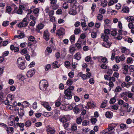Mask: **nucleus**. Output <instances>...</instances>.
<instances>
[{"mask_svg": "<svg viewBox=\"0 0 134 134\" xmlns=\"http://www.w3.org/2000/svg\"><path fill=\"white\" fill-rule=\"evenodd\" d=\"M24 9V7L23 5H20L19 7V9H17V8H15L14 10V13L21 14L23 13V10Z\"/></svg>", "mask_w": 134, "mask_h": 134, "instance_id": "obj_8", "label": "nucleus"}, {"mask_svg": "<svg viewBox=\"0 0 134 134\" xmlns=\"http://www.w3.org/2000/svg\"><path fill=\"white\" fill-rule=\"evenodd\" d=\"M51 68V65L50 64H48L45 66L44 69L46 71H48Z\"/></svg>", "mask_w": 134, "mask_h": 134, "instance_id": "obj_54", "label": "nucleus"}, {"mask_svg": "<svg viewBox=\"0 0 134 134\" xmlns=\"http://www.w3.org/2000/svg\"><path fill=\"white\" fill-rule=\"evenodd\" d=\"M64 34L65 30L63 28H60L56 32L57 35L60 38H62L63 36L64 35Z\"/></svg>", "mask_w": 134, "mask_h": 134, "instance_id": "obj_5", "label": "nucleus"}, {"mask_svg": "<svg viewBox=\"0 0 134 134\" xmlns=\"http://www.w3.org/2000/svg\"><path fill=\"white\" fill-rule=\"evenodd\" d=\"M120 127L121 129L124 130L127 128V126L125 124L122 123L120 125Z\"/></svg>", "mask_w": 134, "mask_h": 134, "instance_id": "obj_26", "label": "nucleus"}, {"mask_svg": "<svg viewBox=\"0 0 134 134\" xmlns=\"http://www.w3.org/2000/svg\"><path fill=\"white\" fill-rule=\"evenodd\" d=\"M17 77L19 80H23L25 79L24 76L21 74L18 75H17Z\"/></svg>", "mask_w": 134, "mask_h": 134, "instance_id": "obj_28", "label": "nucleus"}, {"mask_svg": "<svg viewBox=\"0 0 134 134\" xmlns=\"http://www.w3.org/2000/svg\"><path fill=\"white\" fill-rule=\"evenodd\" d=\"M103 17V16L101 14H99L97 16V19L100 21L102 20Z\"/></svg>", "mask_w": 134, "mask_h": 134, "instance_id": "obj_59", "label": "nucleus"}, {"mask_svg": "<svg viewBox=\"0 0 134 134\" xmlns=\"http://www.w3.org/2000/svg\"><path fill=\"white\" fill-rule=\"evenodd\" d=\"M28 25L27 23H25L22 22L20 23L18 25V26L19 27H25Z\"/></svg>", "mask_w": 134, "mask_h": 134, "instance_id": "obj_17", "label": "nucleus"}, {"mask_svg": "<svg viewBox=\"0 0 134 134\" xmlns=\"http://www.w3.org/2000/svg\"><path fill=\"white\" fill-rule=\"evenodd\" d=\"M79 76L82 78L83 80H86L87 78L86 75L82 74V73H80L78 74Z\"/></svg>", "mask_w": 134, "mask_h": 134, "instance_id": "obj_29", "label": "nucleus"}, {"mask_svg": "<svg viewBox=\"0 0 134 134\" xmlns=\"http://www.w3.org/2000/svg\"><path fill=\"white\" fill-rule=\"evenodd\" d=\"M1 125L5 128L7 132H8L9 131V127L6 125L4 123H1Z\"/></svg>", "mask_w": 134, "mask_h": 134, "instance_id": "obj_53", "label": "nucleus"}, {"mask_svg": "<svg viewBox=\"0 0 134 134\" xmlns=\"http://www.w3.org/2000/svg\"><path fill=\"white\" fill-rule=\"evenodd\" d=\"M83 108L82 104H79L76 105L74 108V111L76 114L79 113L80 111L83 110Z\"/></svg>", "mask_w": 134, "mask_h": 134, "instance_id": "obj_3", "label": "nucleus"}, {"mask_svg": "<svg viewBox=\"0 0 134 134\" xmlns=\"http://www.w3.org/2000/svg\"><path fill=\"white\" fill-rule=\"evenodd\" d=\"M25 61L21 57L18 58L17 61L18 66L21 70H24L26 68L25 64Z\"/></svg>", "mask_w": 134, "mask_h": 134, "instance_id": "obj_2", "label": "nucleus"}, {"mask_svg": "<svg viewBox=\"0 0 134 134\" xmlns=\"http://www.w3.org/2000/svg\"><path fill=\"white\" fill-rule=\"evenodd\" d=\"M13 118L12 116H11L8 120V124L10 126L13 125L14 124V121Z\"/></svg>", "mask_w": 134, "mask_h": 134, "instance_id": "obj_11", "label": "nucleus"}, {"mask_svg": "<svg viewBox=\"0 0 134 134\" xmlns=\"http://www.w3.org/2000/svg\"><path fill=\"white\" fill-rule=\"evenodd\" d=\"M29 40L30 41L34 42L35 43H36L37 42V41L35 40L34 37L32 36H31L29 37Z\"/></svg>", "mask_w": 134, "mask_h": 134, "instance_id": "obj_27", "label": "nucleus"}, {"mask_svg": "<svg viewBox=\"0 0 134 134\" xmlns=\"http://www.w3.org/2000/svg\"><path fill=\"white\" fill-rule=\"evenodd\" d=\"M54 14V12L53 10H50L49 12L48 15L49 17L53 16Z\"/></svg>", "mask_w": 134, "mask_h": 134, "instance_id": "obj_58", "label": "nucleus"}, {"mask_svg": "<svg viewBox=\"0 0 134 134\" xmlns=\"http://www.w3.org/2000/svg\"><path fill=\"white\" fill-rule=\"evenodd\" d=\"M12 9L11 7L9 6H7L6 8V12L8 13H9L11 11Z\"/></svg>", "mask_w": 134, "mask_h": 134, "instance_id": "obj_40", "label": "nucleus"}, {"mask_svg": "<svg viewBox=\"0 0 134 134\" xmlns=\"http://www.w3.org/2000/svg\"><path fill=\"white\" fill-rule=\"evenodd\" d=\"M9 24V21H5L3 22L2 23V25L4 26H7Z\"/></svg>", "mask_w": 134, "mask_h": 134, "instance_id": "obj_44", "label": "nucleus"}, {"mask_svg": "<svg viewBox=\"0 0 134 134\" xmlns=\"http://www.w3.org/2000/svg\"><path fill=\"white\" fill-rule=\"evenodd\" d=\"M107 102L108 101L106 100L105 102H103L100 106V107L103 108H104L106 106Z\"/></svg>", "mask_w": 134, "mask_h": 134, "instance_id": "obj_47", "label": "nucleus"}, {"mask_svg": "<svg viewBox=\"0 0 134 134\" xmlns=\"http://www.w3.org/2000/svg\"><path fill=\"white\" fill-rule=\"evenodd\" d=\"M35 71L34 70H30L27 72L26 75L27 76L29 77H32L33 75L35 74Z\"/></svg>", "mask_w": 134, "mask_h": 134, "instance_id": "obj_10", "label": "nucleus"}, {"mask_svg": "<svg viewBox=\"0 0 134 134\" xmlns=\"http://www.w3.org/2000/svg\"><path fill=\"white\" fill-rule=\"evenodd\" d=\"M77 9L75 5H73L72 7L70 9L69 12V13L70 14L72 15H75L77 13L76 10Z\"/></svg>", "mask_w": 134, "mask_h": 134, "instance_id": "obj_7", "label": "nucleus"}, {"mask_svg": "<svg viewBox=\"0 0 134 134\" xmlns=\"http://www.w3.org/2000/svg\"><path fill=\"white\" fill-rule=\"evenodd\" d=\"M131 79L130 76L129 75H127L125 76V81L126 82H129Z\"/></svg>", "mask_w": 134, "mask_h": 134, "instance_id": "obj_51", "label": "nucleus"}, {"mask_svg": "<svg viewBox=\"0 0 134 134\" xmlns=\"http://www.w3.org/2000/svg\"><path fill=\"white\" fill-rule=\"evenodd\" d=\"M114 129L113 127H112L111 125H109L108 128L106 129V130H107L108 132H109L112 131Z\"/></svg>", "mask_w": 134, "mask_h": 134, "instance_id": "obj_56", "label": "nucleus"}, {"mask_svg": "<svg viewBox=\"0 0 134 134\" xmlns=\"http://www.w3.org/2000/svg\"><path fill=\"white\" fill-rule=\"evenodd\" d=\"M101 37L103 39L104 41H107L109 38L108 35H105V34H102Z\"/></svg>", "mask_w": 134, "mask_h": 134, "instance_id": "obj_16", "label": "nucleus"}, {"mask_svg": "<svg viewBox=\"0 0 134 134\" xmlns=\"http://www.w3.org/2000/svg\"><path fill=\"white\" fill-rule=\"evenodd\" d=\"M64 98L68 99H70L72 98L71 92L66 90L64 91Z\"/></svg>", "mask_w": 134, "mask_h": 134, "instance_id": "obj_6", "label": "nucleus"}, {"mask_svg": "<svg viewBox=\"0 0 134 134\" xmlns=\"http://www.w3.org/2000/svg\"><path fill=\"white\" fill-rule=\"evenodd\" d=\"M104 41V42L102 44V46L107 48H109L111 44V43L107 41Z\"/></svg>", "mask_w": 134, "mask_h": 134, "instance_id": "obj_14", "label": "nucleus"}, {"mask_svg": "<svg viewBox=\"0 0 134 134\" xmlns=\"http://www.w3.org/2000/svg\"><path fill=\"white\" fill-rule=\"evenodd\" d=\"M77 126L76 124H74L72 125L71 129L72 131H74L77 129Z\"/></svg>", "mask_w": 134, "mask_h": 134, "instance_id": "obj_34", "label": "nucleus"}, {"mask_svg": "<svg viewBox=\"0 0 134 134\" xmlns=\"http://www.w3.org/2000/svg\"><path fill=\"white\" fill-rule=\"evenodd\" d=\"M101 61L103 63L107 64L108 62V61L107 58L105 57L100 56V57Z\"/></svg>", "mask_w": 134, "mask_h": 134, "instance_id": "obj_19", "label": "nucleus"}, {"mask_svg": "<svg viewBox=\"0 0 134 134\" xmlns=\"http://www.w3.org/2000/svg\"><path fill=\"white\" fill-rule=\"evenodd\" d=\"M44 25L42 24H40L37 26V29L36 30L39 33H41V32L40 31V30L42 29L44 27Z\"/></svg>", "mask_w": 134, "mask_h": 134, "instance_id": "obj_13", "label": "nucleus"}, {"mask_svg": "<svg viewBox=\"0 0 134 134\" xmlns=\"http://www.w3.org/2000/svg\"><path fill=\"white\" fill-rule=\"evenodd\" d=\"M129 11V9L127 7H122V12L123 13H127Z\"/></svg>", "mask_w": 134, "mask_h": 134, "instance_id": "obj_22", "label": "nucleus"}, {"mask_svg": "<svg viewBox=\"0 0 134 134\" xmlns=\"http://www.w3.org/2000/svg\"><path fill=\"white\" fill-rule=\"evenodd\" d=\"M81 41H77V42L75 44V46L78 49H80L81 47Z\"/></svg>", "mask_w": 134, "mask_h": 134, "instance_id": "obj_38", "label": "nucleus"}, {"mask_svg": "<svg viewBox=\"0 0 134 134\" xmlns=\"http://www.w3.org/2000/svg\"><path fill=\"white\" fill-rule=\"evenodd\" d=\"M39 85L40 89L43 91H44L48 86V83L46 80H43L40 82Z\"/></svg>", "mask_w": 134, "mask_h": 134, "instance_id": "obj_1", "label": "nucleus"}, {"mask_svg": "<svg viewBox=\"0 0 134 134\" xmlns=\"http://www.w3.org/2000/svg\"><path fill=\"white\" fill-rule=\"evenodd\" d=\"M82 120L81 117L77 118L76 119V122L78 124H80L82 122Z\"/></svg>", "mask_w": 134, "mask_h": 134, "instance_id": "obj_48", "label": "nucleus"}, {"mask_svg": "<svg viewBox=\"0 0 134 134\" xmlns=\"http://www.w3.org/2000/svg\"><path fill=\"white\" fill-rule=\"evenodd\" d=\"M106 117L108 118H111L113 116V113L110 111H107L105 114Z\"/></svg>", "mask_w": 134, "mask_h": 134, "instance_id": "obj_18", "label": "nucleus"}, {"mask_svg": "<svg viewBox=\"0 0 134 134\" xmlns=\"http://www.w3.org/2000/svg\"><path fill=\"white\" fill-rule=\"evenodd\" d=\"M64 64L65 66L67 68L70 65V63L68 61H66L64 63Z\"/></svg>", "mask_w": 134, "mask_h": 134, "instance_id": "obj_49", "label": "nucleus"}, {"mask_svg": "<svg viewBox=\"0 0 134 134\" xmlns=\"http://www.w3.org/2000/svg\"><path fill=\"white\" fill-rule=\"evenodd\" d=\"M80 30L79 28H75L74 32L75 34L77 35L80 33Z\"/></svg>", "mask_w": 134, "mask_h": 134, "instance_id": "obj_50", "label": "nucleus"}, {"mask_svg": "<svg viewBox=\"0 0 134 134\" xmlns=\"http://www.w3.org/2000/svg\"><path fill=\"white\" fill-rule=\"evenodd\" d=\"M105 10L104 9L100 8L99 10V12L101 14H104L105 12Z\"/></svg>", "mask_w": 134, "mask_h": 134, "instance_id": "obj_61", "label": "nucleus"}, {"mask_svg": "<svg viewBox=\"0 0 134 134\" xmlns=\"http://www.w3.org/2000/svg\"><path fill=\"white\" fill-rule=\"evenodd\" d=\"M100 67L102 69H107V66L106 64H102L100 66Z\"/></svg>", "mask_w": 134, "mask_h": 134, "instance_id": "obj_46", "label": "nucleus"}, {"mask_svg": "<svg viewBox=\"0 0 134 134\" xmlns=\"http://www.w3.org/2000/svg\"><path fill=\"white\" fill-rule=\"evenodd\" d=\"M59 7V6L58 5L56 4H53L52 5V8L53 9L56 10L58 9Z\"/></svg>", "mask_w": 134, "mask_h": 134, "instance_id": "obj_63", "label": "nucleus"}, {"mask_svg": "<svg viewBox=\"0 0 134 134\" xmlns=\"http://www.w3.org/2000/svg\"><path fill=\"white\" fill-rule=\"evenodd\" d=\"M113 69L114 71H117L119 69V67L116 65H114L113 67Z\"/></svg>", "mask_w": 134, "mask_h": 134, "instance_id": "obj_43", "label": "nucleus"}, {"mask_svg": "<svg viewBox=\"0 0 134 134\" xmlns=\"http://www.w3.org/2000/svg\"><path fill=\"white\" fill-rule=\"evenodd\" d=\"M115 60L117 63H119L121 60L120 57L119 56H116L115 58Z\"/></svg>", "mask_w": 134, "mask_h": 134, "instance_id": "obj_57", "label": "nucleus"}, {"mask_svg": "<svg viewBox=\"0 0 134 134\" xmlns=\"http://www.w3.org/2000/svg\"><path fill=\"white\" fill-rule=\"evenodd\" d=\"M76 51L75 48L73 46H71L69 48V51L70 53L73 54Z\"/></svg>", "mask_w": 134, "mask_h": 134, "instance_id": "obj_20", "label": "nucleus"}, {"mask_svg": "<svg viewBox=\"0 0 134 134\" xmlns=\"http://www.w3.org/2000/svg\"><path fill=\"white\" fill-rule=\"evenodd\" d=\"M129 68V67L128 65H126L124 66L122 69L123 73L125 75L127 74Z\"/></svg>", "mask_w": 134, "mask_h": 134, "instance_id": "obj_12", "label": "nucleus"}, {"mask_svg": "<svg viewBox=\"0 0 134 134\" xmlns=\"http://www.w3.org/2000/svg\"><path fill=\"white\" fill-rule=\"evenodd\" d=\"M57 64L58 62L57 61H55L54 62L53 64V68H59V67L60 66L59 65H58Z\"/></svg>", "mask_w": 134, "mask_h": 134, "instance_id": "obj_32", "label": "nucleus"}, {"mask_svg": "<svg viewBox=\"0 0 134 134\" xmlns=\"http://www.w3.org/2000/svg\"><path fill=\"white\" fill-rule=\"evenodd\" d=\"M127 21L130 23H134V18L133 16H130L126 19Z\"/></svg>", "mask_w": 134, "mask_h": 134, "instance_id": "obj_23", "label": "nucleus"}, {"mask_svg": "<svg viewBox=\"0 0 134 134\" xmlns=\"http://www.w3.org/2000/svg\"><path fill=\"white\" fill-rule=\"evenodd\" d=\"M89 124V122L87 120H84L82 122V125L83 126H86Z\"/></svg>", "mask_w": 134, "mask_h": 134, "instance_id": "obj_30", "label": "nucleus"}, {"mask_svg": "<svg viewBox=\"0 0 134 134\" xmlns=\"http://www.w3.org/2000/svg\"><path fill=\"white\" fill-rule=\"evenodd\" d=\"M133 60L131 57H129L127 59V63L128 64H130L132 62H133Z\"/></svg>", "mask_w": 134, "mask_h": 134, "instance_id": "obj_42", "label": "nucleus"}, {"mask_svg": "<svg viewBox=\"0 0 134 134\" xmlns=\"http://www.w3.org/2000/svg\"><path fill=\"white\" fill-rule=\"evenodd\" d=\"M31 122L30 121L27 120L25 123V125L26 127H29L31 125Z\"/></svg>", "mask_w": 134, "mask_h": 134, "instance_id": "obj_31", "label": "nucleus"}, {"mask_svg": "<svg viewBox=\"0 0 134 134\" xmlns=\"http://www.w3.org/2000/svg\"><path fill=\"white\" fill-rule=\"evenodd\" d=\"M91 36L93 38H96L97 36V33L95 32H93L91 33Z\"/></svg>", "mask_w": 134, "mask_h": 134, "instance_id": "obj_52", "label": "nucleus"}, {"mask_svg": "<svg viewBox=\"0 0 134 134\" xmlns=\"http://www.w3.org/2000/svg\"><path fill=\"white\" fill-rule=\"evenodd\" d=\"M122 90L121 87L120 86L117 87L115 89V91L116 92H120Z\"/></svg>", "mask_w": 134, "mask_h": 134, "instance_id": "obj_45", "label": "nucleus"}, {"mask_svg": "<svg viewBox=\"0 0 134 134\" xmlns=\"http://www.w3.org/2000/svg\"><path fill=\"white\" fill-rule=\"evenodd\" d=\"M108 3V2L107 0H104L103 1L101 2V5L103 8L107 6Z\"/></svg>", "mask_w": 134, "mask_h": 134, "instance_id": "obj_21", "label": "nucleus"}, {"mask_svg": "<svg viewBox=\"0 0 134 134\" xmlns=\"http://www.w3.org/2000/svg\"><path fill=\"white\" fill-rule=\"evenodd\" d=\"M68 119L67 118L66 116H64L62 118H61L60 120V121L63 122L64 123L65 122L68 120Z\"/></svg>", "mask_w": 134, "mask_h": 134, "instance_id": "obj_25", "label": "nucleus"}, {"mask_svg": "<svg viewBox=\"0 0 134 134\" xmlns=\"http://www.w3.org/2000/svg\"><path fill=\"white\" fill-rule=\"evenodd\" d=\"M46 131L48 134H54L55 133V130L54 127L48 125L46 126Z\"/></svg>", "mask_w": 134, "mask_h": 134, "instance_id": "obj_4", "label": "nucleus"}, {"mask_svg": "<svg viewBox=\"0 0 134 134\" xmlns=\"http://www.w3.org/2000/svg\"><path fill=\"white\" fill-rule=\"evenodd\" d=\"M74 89V86H70L66 90L68 91L72 92Z\"/></svg>", "mask_w": 134, "mask_h": 134, "instance_id": "obj_39", "label": "nucleus"}, {"mask_svg": "<svg viewBox=\"0 0 134 134\" xmlns=\"http://www.w3.org/2000/svg\"><path fill=\"white\" fill-rule=\"evenodd\" d=\"M96 7V5L95 3L93 4L91 8V9L93 12L95 11Z\"/></svg>", "mask_w": 134, "mask_h": 134, "instance_id": "obj_62", "label": "nucleus"}, {"mask_svg": "<svg viewBox=\"0 0 134 134\" xmlns=\"http://www.w3.org/2000/svg\"><path fill=\"white\" fill-rule=\"evenodd\" d=\"M19 117L22 118V117L24 116V110L22 109H20L18 111Z\"/></svg>", "mask_w": 134, "mask_h": 134, "instance_id": "obj_15", "label": "nucleus"}, {"mask_svg": "<svg viewBox=\"0 0 134 134\" xmlns=\"http://www.w3.org/2000/svg\"><path fill=\"white\" fill-rule=\"evenodd\" d=\"M129 51V50L125 47H123L121 49V52L122 53H126Z\"/></svg>", "mask_w": 134, "mask_h": 134, "instance_id": "obj_35", "label": "nucleus"}, {"mask_svg": "<svg viewBox=\"0 0 134 134\" xmlns=\"http://www.w3.org/2000/svg\"><path fill=\"white\" fill-rule=\"evenodd\" d=\"M73 81L72 80L68 79L66 82V84L68 86L71 85L72 84Z\"/></svg>", "mask_w": 134, "mask_h": 134, "instance_id": "obj_36", "label": "nucleus"}, {"mask_svg": "<svg viewBox=\"0 0 134 134\" xmlns=\"http://www.w3.org/2000/svg\"><path fill=\"white\" fill-rule=\"evenodd\" d=\"M49 34L48 31L47 30H45L43 35V37L44 39L46 41L48 40L49 39Z\"/></svg>", "mask_w": 134, "mask_h": 134, "instance_id": "obj_9", "label": "nucleus"}, {"mask_svg": "<svg viewBox=\"0 0 134 134\" xmlns=\"http://www.w3.org/2000/svg\"><path fill=\"white\" fill-rule=\"evenodd\" d=\"M116 101V99L115 98H112L110 101V104H113L115 103Z\"/></svg>", "mask_w": 134, "mask_h": 134, "instance_id": "obj_60", "label": "nucleus"}, {"mask_svg": "<svg viewBox=\"0 0 134 134\" xmlns=\"http://www.w3.org/2000/svg\"><path fill=\"white\" fill-rule=\"evenodd\" d=\"M129 69L131 72H134V65H131L130 66Z\"/></svg>", "mask_w": 134, "mask_h": 134, "instance_id": "obj_55", "label": "nucleus"}, {"mask_svg": "<svg viewBox=\"0 0 134 134\" xmlns=\"http://www.w3.org/2000/svg\"><path fill=\"white\" fill-rule=\"evenodd\" d=\"M17 124L18 126L21 128H23L25 125V124L23 123H18Z\"/></svg>", "mask_w": 134, "mask_h": 134, "instance_id": "obj_64", "label": "nucleus"}, {"mask_svg": "<svg viewBox=\"0 0 134 134\" xmlns=\"http://www.w3.org/2000/svg\"><path fill=\"white\" fill-rule=\"evenodd\" d=\"M97 121V119L95 118H93L91 119V122L93 124H95Z\"/></svg>", "mask_w": 134, "mask_h": 134, "instance_id": "obj_37", "label": "nucleus"}, {"mask_svg": "<svg viewBox=\"0 0 134 134\" xmlns=\"http://www.w3.org/2000/svg\"><path fill=\"white\" fill-rule=\"evenodd\" d=\"M87 104L89 108L93 107L94 105V102L92 101H90L87 103Z\"/></svg>", "mask_w": 134, "mask_h": 134, "instance_id": "obj_33", "label": "nucleus"}, {"mask_svg": "<svg viewBox=\"0 0 134 134\" xmlns=\"http://www.w3.org/2000/svg\"><path fill=\"white\" fill-rule=\"evenodd\" d=\"M75 59L77 60H79L81 58V55L80 53H76L74 55Z\"/></svg>", "mask_w": 134, "mask_h": 134, "instance_id": "obj_24", "label": "nucleus"}, {"mask_svg": "<svg viewBox=\"0 0 134 134\" xmlns=\"http://www.w3.org/2000/svg\"><path fill=\"white\" fill-rule=\"evenodd\" d=\"M75 40V35H72L70 37V40L71 42H73Z\"/></svg>", "mask_w": 134, "mask_h": 134, "instance_id": "obj_41", "label": "nucleus"}]
</instances>
